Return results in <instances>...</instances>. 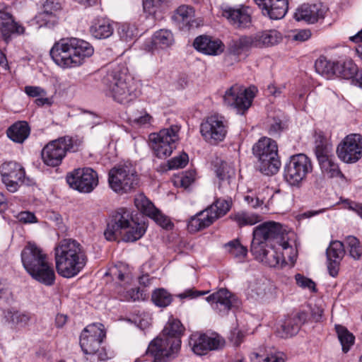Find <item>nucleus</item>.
<instances>
[{"instance_id":"nucleus-1","label":"nucleus","mask_w":362,"mask_h":362,"mask_svg":"<svg viewBox=\"0 0 362 362\" xmlns=\"http://www.w3.org/2000/svg\"><path fill=\"white\" fill-rule=\"evenodd\" d=\"M288 234L281 224L265 222L255 227L250 252L255 258L272 267L286 263L285 256L293 254Z\"/></svg>"},{"instance_id":"nucleus-2","label":"nucleus","mask_w":362,"mask_h":362,"mask_svg":"<svg viewBox=\"0 0 362 362\" xmlns=\"http://www.w3.org/2000/svg\"><path fill=\"white\" fill-rule=\"evenodd\" d=\"M54 251L57 272L64 278L77 276L88 262L86 249L75 239L60 240L56 244Z\"/></svg>"},{"instance_id":"nucleus-3","label":"nucleus","mask_w":362,"mask_h":362,"mask_svg":"<svg viewBox=\"0 0 362 362\" xmlns=\"http://www.w3.org/2000/svg\"><path fill=\"white\" fill-rule=\"evenodd\" d=\"M103 83L106 95L121 104L134 100L140 93L136 83L124 64L112 66L103 77Z\"/></svg>"},{"instance_id":"nucleus-4","label":"nucleus","mask_w":362,"mask_h":362,"mask_svg":"<svg viewBox=\"0 0 362 362\" xmlns=\"http://www.w3.org/2000/svg\"><path fill=\"white\" fill-rule=\"evenodd\" d=\"M183 331L180 320L173 318L168 320L162 333L148 345L147 354L153 357V362H167L177 356Z\"/></svg>"},{"instance_id":"nucleus-5","label":"nucleus","mask_w":362,"mask_h":362,"mask_svg":"<svg viewBox=\"0 0 362 362\" xmlns=\"http://www.w3.org/2000/svg\"><path fill=\"white\" fill-rule=\"evenodd\" d=\"M93 52L94 49L89 42L79 38L70 37L55 42L49 54L56 64L67 69L81 65Z\"/></svg>"},{"instance_id":"nucleus-6","label":"nucleus","mask_w":362,"mask_h":362,"mask_svg":"<svg viewBox=\"0 0 362 362\" xmlns=\"http://www.w3.org/2000/svg\"><path fill=\"white\" fill-rule=\"evenodd\" d=\"M21 261L26 272L38 282L50 286L56 275L46 252L34 242H28L21 252Z\"/></svg>"},{"instance_id":"nucleus-7","label":"nucleus","mask_w":362,"mask_h":362,"mask_svg":"<svg viewBox=\"0 0 362 362\" xmlns=\"http://www.w3.org/2000/svg\"><path fill=\"white\" fill-rule=\"evenodd\" d=\"M254 156L258 160L259 170L264 175L276 174L281 166L276 142L267 137L260 139L252 147Z\"/></svg>"},{"instance_id":"nucleus-8","label":"nucleus","mask_w":362,"mask_h":362,"mask_svg":"<svg viewBox=\"0 0 362 362\" xmlns=\"http://www.w3.org/2000/svg\"><path fill=\"white\" fill-rule=\"evenodd\" d=\"M82 140L77 136H64L49 142L42 151V159L48 166L59 165L68 151H77Z\"/></svg>"},{"instance_id":"nucleus-9","label":"nucleus","mask_w":362,"mask_h":362,"mask_svg":"<svg viewBox=\"0 0 362 362\" xmlns=\"http://www.w3.org/2000/svg\"><path fill=\"white\" fill-rule=\"evenodd\" d=\"M230 199H216L206 209L192 216L187 223L188 230L195 233L211 226L216 220L226 215L230 209Z\"/></svg>"},{"instance_id":"nucleus-10","label":"nucleus","mask_w":362,"mask_h":362,"mask_svg":"<svg viewBox=\"0 0 362 362\" xmlns=\"http://www.w3.org/2000/svg\"><path fill=\"white\" fill-rule=\"evenodd\" d=\"M180 127L174 124L162 129L158 132L150 134L149 145L156 157L164 159L172 154L180 139Z\"/></svg>"},{"instance_id":"nucleus-11","label":"nucleus","mask_w":362,"mask_h":362,"mask_svg":"<svg viewBox=\"0 0 362 362\" xmlns=\"http://www.w3.org/2000/svg\"><path fill=\"white\" fill-rule=\"evenodd\" d=\"M108 184L116 193L130 192L139 184V177L135 168L127 163L115 165L109 171Z\"/></svg>"},{"instance_id":"nucleus-12","label":"nucleus","mask_w":362,"mask_h":362,"mask_svg":"<svg viewBox=\"0 0 362 362\" xmlns=\"http://www.w3.org/2000/svg\"><path fill=\"white\" fill-rule=\"evenodd\" d=\"M110 222L122 231L125 230L124 240L127 242L140 239L146 229L145 223L136 222L131 209L124 207L119 208L114 212Z\"/></svg>"},{"instance_id":"nucleus-13","label":"nucleus","mask_w":362,"mask_h":362,"mask_svg":"<svg viewBox=\"0 0 362 362\" xmlns=\"http://www.w3.org/2000/svg\"><path fill=\"white\" fill-rule=\"evenodd\" d=\"M313 171V163L304 153H298L290 157L286 163L284 175L291 185H298L307 175Z\"/></svg>"},{"instance_id":"nucleus-14","label":"nucleus","mask_w":362,"mask_h":362,"mask_svg":"<svg viewBox=\"0 0 362 362\" xmlns=\"http://www.w3.org/2000/svg\"><path fill=\"white\" fill-rule=\"evenodd\" d=\"M256 92L257 88L255 86L245 88L235 84L226 90L223 103L226 105L236 109L238 113L244 114L251 106Z\"/></svg>"},{"instance_id":"nucleus-15","label":"nucleus","mask_w":362,"mask_h":362,"mask_svg":"<svg viewBox=\"0 0 362 362\" xmlns=\"http://www.w3.org/2000/svg\"><path fill=\"white\" fill-rule=\"evenodd\" d=\"M228 132V122L218 114L207 117L200 125V133L203 139L211 144H216L224 140Z\"/></svg>"},{"instance_id":"nucleus-16","label":"nucleus","mask_w":362,"mask_h":362,"mask_svg":"<svg viewBox=\"0 0 362 362\" xmlns=\"http://www.w3.org/2000/svg\"><path fill=\"white\" fill-rule=\"evenodd\" d=\"M66 182L80 192L90 193L98 186V176L90 168H78L66 175Z\"/></svg>"},{"instance_id":"nucleus-17","label":"nucleus","mask_w":362,"mask_h":362,"mask_svg":"<svg viewBox=\"0 0 362 362\" xmlns=\"http://www.w3.org/2000/svg\"><path fill=\"white\" fill-rule=\"evenodd\" d=\"M338 158L345 163H355L362 158V136L350 134L337 147Z\"/></svg>"},{"instance_id":"nucleus-18","label":"nucleus","mask_w":362,"mask_h":362,"mask_svg":"<svg viewBox=\"0 0 362 362\" xmlns=\"http://www.w3.org/2000/svg\"><path fill=\"white\" fill-rule=\"evenodd\" d=\"M189 346L197 356L207 354L211 351L218 350L223 347L225 340L218 334L193 333L189 338Z\"/></svg>"},{"instance_id":"nucleus-19","label":"nucleus","mask_w":362,"mask_h":362,"mask_svg":"<svg viewBox=\"0 0 362 362\" xmlns=\"http://www.w3.org/2000/svg\"><path fill=\"white\" fill-rule=\"evenodd\" d=\"M103 325L93 323L88 325L81 334L80 346L85 354H95L105 337Z\"/></svg>"},{"instance_id":"nucleus-20","label":"nucleus","mask_w":362,"mask_h":362,"mask_svg":"<svg viewBox=\"0 0 362 362\" xmlns=\"http://www.w3.org/2000/svg\"><path fill=\"white\" fill-rule=\"evenodd\" d=\"M0 174L6 189L11 192H15L18 189V183L23 182L25 173L19 163L8 161L0 166Z\"/></svg>"},{"instance_id":"nucleus-21","label":"nucleus","mask_w":362,"mask_h":362,"mask_svg":"<svg viewBox=\"0 0 362 362\" xmlns=\"http://www.w3.org/2000/svg\"><path fill=\"white\" fill-rule=\"evenodd\" d=\"M248 295L262 303H269L276 298V287L270 281L260 279L250 283Z\"/></svg>"},{"instance_id":"nucleus-22","label":"nucleus","mask_w":362,"mask_h":362,"mask_svg":"<svg viewBox=\"0 0 362 362\" xmlns=\"http://www.w3.org/2000/svg\"><path fill=\"white\" fill-rule=\"evenodd\" d=\"M263 16L272 20L283 18L288 9V0H254Z\"/></svg>"},{"instance_id":"nucleus-23","label":"nucleus","mask_w":362,"mask_h":362,"mask_svg":"<svg viewBox=\"0 0 362 362\" xmlns=\"http://www.w3.org/2000/svg\"><path fill=\"white\" fill-rule=\"evenodd\" d=\"M214 310L221 315L226 314L235 305L237 298L226 288H221L206 298Z\"/></svg>"},{"instance_id":"nucleus-24","label":"nucleus","mask_w":362,"mask_h":362,"mask_svg":"<svg viewBox=\"0 0 362 362\" xmlns=\"http://www.w3.org/2000/svg\"><path fill=\"white\" fill-rule=\"evenodd\" d=\"M327 8L321 4H303L296 11L294 18L296 21H305L315 23L325 18Z\"/></svg>"},{"instance_id":"nucleus-25","label":"nucleus","mask_w":362,"mask_h":362,"mask_svg":"<svg viewBox=\"0 0 362 362\" xmlns=\"http://www.w3.org/2000/svg\"><path fill=\"white\" fill-rule=\"evenodd\" d=\"M315 154L323 173L330 178H344V175L340 170L338 163L334 160V158L327 154V152L322 146H318L316 147Z\"/></svg>"},{"instance_id":"nucleus-26","label":"nucleus","mask_w":362,"mask_h":362,"mask_svg":"<svg viewBox=\"0 0 362 362\" xmlns=\"http://www.w3.org/2000/svg\"><path fill=\"white\" fill-rule=\"evenodd\" d=\"M193 45L197 50L209 55H218L223 52L225 49L221 40L205 35L197 37Z\"/></svg>"},{"instance_id":"nucleus-27","label":"nucleus","mask_w":362,"mask_h":362,"mask_svg":"<svg viewBox=\"0 0 362 362\" xmlns=\"http://www.w3.org/2000/svg\"><path fill=\"white\" fill-rule=\"evenodd\" d=\"M223 16L237 28H247L251 23V16L247 7L226 8L223 11Z\"/></svg>"},{"instance_id":"nucleus-28","label":"nucleus","mask_w":362,"mask_h":362,"mask_svg":"<svg viewBox=\"0 0 362 362\" xmlns=\"http://www.w3.org/2000/svg\"><path fill=\"white\" fill-rule=\"evenodd\" d=\"M175 43V38L171 30L160 29L155 32L151 38V50H165Z\"/></svg>"},{"instance_id":"nucleus-29","label":"nucleus","mask_w":362,"mask_h":362,"mask_svg":"<svg viewBox=\"0 0 362 362\" xmlns=\"http://www.w3.org/2000/svg\"><path fill=\"white\" fill-rule=\"evenodd\" d=\"M252 48H258L255 34L242 35L233 40L229 44L230 52L235 55H240Z\"/></svg>"},{"instance_id":"nucleus-30","label":"nucleus","mask_w":362,"mask_h":362,"mask_svg":"<svg viewBox=\"0 0 362 362\" xmlns=\"http://www.w3.org/2000/svg\"><path fill=\"white\" fill-rule=\"evenodd\" d=\"M255 34L258 48L273 47L283 40L281 33L274 29L257 32Z\"/></svg>"},{"instance_id":"nucleus-31","label":"nucleus","mask_w":362,"mask_h":362,"mask_svg":"<svg viewBox=\"0 0 362 362\" xmlns=\"http://www.w3.org/2000/svg\"><path fill=\"white\" fill-rule=\"evenodd\" d=\"M90 32L96 39H106L113 34L114 27L109 20L99 19L93 22Z\"/></svg>"},{"instance_id":"nucleus-32","label":"nucleus","mask_w":362,"mask_h":362,"mask_svg":"<svg viewBox=\"0 0 362 362\" xmlns=\"http://www.w3.org/2000/svg\"><path fill=\"white\" fill-rule=\"evenodd\" d=\"M29 134L30 127L25 121L17 122L7 129L8 137L16 143H23Z\"/></svg>"},{"instance_id":"nucleus-33","label":"nucleus","mask_w":362,"mask_h":362,"mask_svg":"<svg viewBox=\"0 0 362 362\" xmlns=\"http://www.w3.org/2000/svg\"><path fill=\"white\" fill-rule=\"evenodd\" d=\"M194 9L189 5H181L175 11L173 19L189 29L194 25Z\"/></svg>"},{"instance_id":"nucleus-34","label":"nucleus","mask_w":362,"mask_h":362,"mask_svg":"<svg viewBox=\"0 0 362 362\" xmlns=\"http://www.w3.org/2000/svg\"><path fill=\"white\" fill-rule=\"evenodd\" d=\"M335 76L344 79L353 78L358 72L356 64L351 59L336 62Z\"/></svg>"},{"instance_id":"nucleus-35","label":"nucleus","mask_w":362,"mask_h":362,"mask_svg":"<svg viewBox=\"0 0 362 362\" xmlns=\"http://www.w3.org/2000/svg\"><path fill=\"white\" fill-rule=\"evenodd\" d=\"M302 323L303 320L299 315L286 318L281 325V337L287 338L296 334Z\"/></svg>"},{"instance_id":"nucleus-36","label":"nucleus","mask_w":362,"mask_h":362,"mask_svg":"<svg viewBox=\"0 0 362 362\" xmlns=\"http://www.w3.org/2000/svg\"><path fill=\"white\" fill-rule=\"evenodd\" d=\"M170 0H144V10L156 20L162 18V13Z\"/></svg>"},{"instance_id":"nucleus-37","label":"nucleus","mask_w":362,"mask_h":362,"mask_svg":"<svg viewBox=\"0 0 362 362\" xmlns=\"http://www.w3.org/2000/svg\"><path fill=\"white\" fill-rule=\"evenodd\" d=\"M336 62L328 60L326 57L321 56L315 62V67L316 71L327 78H331L336 74Z\"/></svg>"},{"instance_id":"nucleus-38","label":"nucleus","mask_w":362,"mask_h":362,"mask_svg":"<svg viewBox=\"0 0 362 362\" xmlns=\"http://www.w3.org/2000/svg\"><path fill=\"white\" fill-rule=\"evenodd\" d=\"M216 176L219 180V188L221 186L230 187V182L234 179L235 170L226 162L221 163L216 170Z\"/></svg>"},{"instance_id":"nucleus-39","label":"nucleus","mask_w":362,"mask_h":362,"mask_svg":"<svg viewBox=\"0 0 362 362\" xmlns=\"http://www.w3.org/2000/svg\"><path fill=\"white\" fill-rule=\"evenodd\" d=\"M335 329L338 339L341 343L343 352L347 353L354 344V336L342 325H335Z\"/></svg>"},{"instance_id":"nucleus-40","label":"nucleus","mask_w":362,"mask_h":362,"mask_svg":"<svg viewBox=\"0 0 362 362\" xmlns=\"http://www.w3.org/2000/svg\"><path fill=\"white\" fill-rule=\"evenodd\" d=\"M230 218L240 227L252 226L259 221V217L257 215L243 211L232 214Z\"/></svg>"},{"instance_id":"nucleus-41","label":"nucleus","mask_w":362,"mask_h":362,"mask_svg":"<svg viewBox=\"0 0 362 362\" xmlns=\"http://www.w3.org/2000/svg\"><path fill=\"white\" fill-rule=\"evenodd\" d=\"M151 300L156 306L165 308L171 303L173 298L165 289L158 288L153 292Z\"/></svg>"},{"instance_id":"nucleus-42","label":"nucleus","mask_w":362,"mask_h":362,"mask_svg":"<svg viewBox=\"0 0 362 362\" xmlns=\"http://www.w3.org/2000/svg\"><path fill=\"white\" fill-rule=\"evenodd\" d=\"M134 204L139 211L148 216L152 214L156 209L144 194H139L135 197Z\"/></svg>"},{"instance_id":"nucleus-43","label":"nucleus","mask_w":362,"mask_h":362,"mask_svg":"<svg viewBox=\"0 0 362 362\" xmlns=\"http://www.w3.org/2000/svg\"><path fill=\"white\" fill-rule=\"evenodd\" d=\"M345 248L348 250L349 255L354 259H359L362 255V245L358 239L349 235L345 239Z\"/></svg>"},{"instance_id":"nucleus-44","label":"nucleus","mask_w":362,"mask_h":362,"mask_svg":"<svg viewBox=\"0 0 362 362\" xmlns=\"http://www.w3.org/2000/svg\"><path fill=\"white\" fill-rule=\"evenodd\" d=\"M117 33L121 40L129 42L137 36V29L134 25L122 23L117 28Z\"/></svg>"},{"instance_id":"nucleus-45","label":"nucleus","mask_w":362,"mask_h":362,"mask_svg":"<svg viewBox=\"0 0 362 362\" xmlns=\"http://www.w3.org/2000/svg\"><path fill=\"white\" fill-rule=\"evenodd\" d=\"M6 317L13 324L20 327L26 326L30 320L29 313L16 310H8L6 314Z\"/></svg>"},{"instance_id":"nucleus-46","label":"nucleus","mask_w":362,"mask_h":362,"mask_svg":"<svg viewBox=\"0 0 362 362\" xmlns=\"http://www.w3.org/2000/svg\"><path fill=\"white\" fill-rule=\"evenodd\" d=\"M228 252L238 261H242L245 257L247 250L242 245L238 240H233L225 245Z\"/></svg>"},{"instance_id":"nucleus-47","label":"nucleus","mask_w":362,"mask_h":362,"mask_svg":"<svg viewBox=\"0 0 362 362\" xmlns=\"http://www.w3.org/2000/svg\"><path fill=\"white\" fill-rule=\"evenodd\" d=\"M345 253V246L341 241H332L327 249V259L341 260Z\"/></svg>"},{"instance_id":"nucleus-48","label":"nucleus","mask_w":362,"mask_h":362,"mask_svg":"<svg viewBox=\"0 0 362 362\" xmlns=\"http://www.w3.org/2000/svg\"><path fill=\"white\" fill-rule=\"evenodd\" d=\"M35 19L40 27L52 28L58 23L59 18L57 13L41 11L36 16Z\"/></svg>"},{"instance_id":"nucleus-49","label":"nucleus","mask_w":362,"mask_h":362,"mask_svg":"<svg viewBox=\"0 0 362 362\" xmlns=\"http://www.w3.org/2000/svg\"><path fill=\"white\" fill-rule=\"evenodd\" d=\"M1 31L4 39L7 40L13 34H23L25 33V28L21 24L16 22L13 18L11 19V22L8 23V25L7 24L4 25V28Z\"/></svg>"},{"instance_id":"nucleus-50","label":"nucleus","mask_w":362,"mask_h":362,"mask_svg":"<svg viewBox=\"0 0 362 362\" xmlns=\"http://www.w3.org/2000/svg\"><path fill=\"white\" fill-rule=\"evenodd\" d=\"M130 119L134 124L143 127L150 124L153 120V117L146 110H142L132 115Z\"/></svg>"},{"instance_id":"nucleus-51","label":"nucleus","mask_w":362,"mask_h":362,"mask_svg":"<svg viewBox=\"0 0 362 362\" xmlns=\"http://www.w3.org/2000/svg\"><path fill=\"white\" fill-rule=\"evenodd\" d=\"M144 291L139 288H132L124 292L119 291L120 299L127 301H136L144 299Z\"/></svg>"},{"instance_id":"nucleus-52","label":"nucleus","mask_w":362,"mask_h":362,"mask_svg":"<svg viewBox=\"0 0 362 362\" xmlns=\"http://www.w3.org/2000/svg\"><path fill=\"white\" fill-rule=\"evenodd\" d=\"M148 217L154 220L157 224L163 228L168 229L171 228L173 226V223L166 216L163 214L158 209H156L155 211H153V214Z\"/></svg>"},{"instance_id":"nucleus-53","label":"nucleus","mask_w":362,"mask_h":362,"mask_svg":"<svg viewBox=\"0 0 362 362\" xmlns=\"http://www.w3.org/2000/svg\"><path fill=\"white\" fill-rule=\"evenodd\" d=\"M251 359L253 362H284V358L277 354L264 355L252 353Z\"/></svg>"},{"instance_id":"nucleus-54","label":"nucleus","mask_w":362,"mask_h":362,"mask_svg":"<svg viewBox=\"0 0 362 362\" xmlns=\"http://www.w3.org/2000/svg\"><path fill=\"white\" fill-rule=\"evenodd\" d=\"M189 160L187 153H183L178 156H175L168 161L169 169L182 168L186 166Z\"/></svg>"},{"instance_id":"nucleus-55","label":"nucleus","mask_w":362,"mask_h":362,"mask_svg":"<svg viewBox=\"0 0 362 362\" xmlns=\"http://www.w3.org/2000/svg\"><path fill=\"white\" fill-rule=\"evenodd\" d=\"M296 284L302 288H307L312 292L316 291L315 283L310 279L300 274H297L295 276Z\"/></svg>"},{"instance_id":"nucleus-56","label":"nucleus","mask_w":362,"mask_h":362,"mask_svg":"<svg viewBox=\"0 0 362 362\" xmlns=\"http://www.w3.org/2000/svg\"><path fill=\"white\" fill-rule=\"evenodd\" d=\"M122 230L116 228L111 222L107 224V227L104 233L105 238L109 241L116 240L118 235L122 233Z\"/></svg>"},{"instance_id":"nucleus-57","label":"nucleus","mask_w":362,"mask_h":362,"mask_svg":"<svg viewBox=\"0 0 362 362\" xmlns=\"http://www.w3.org/2000/svg\"><path fill=\"white\" fill-rule=\"evenodd\" d=\"M16 218L21 223L27 224V223H34L37 221V217L35 215L28 211H21L16 216Z\"/></svg>"},{"instance_id":"nucleus-58","label":"nucleus","mask_w":362,"mask_h":362,"mask_svg":"<svg viewBox=\"0 0 362 362\" xmlns=\"http://www.w3.org/2000/svg\"><path fill=\"white\" fill-rule=\"evenodd\" d=\"M25 93L29 96L32 98H36L47 95V92L45 89L40 86H27L25 87Z\"/></svg>"},{"instance_id":"nucleus-59","label":"nucleus","mask_w":362,"mask_h":362,"mask_svg":"<svg viewBox=\"0 0 362 362\" xmlns=\"http://www.w3.org/2000/svg\"><path fill=\"white\" fill-rule=\"evenodd\" d=\"M344 206L354 211L362 218V204L357 203L350 199H345L342 202Z\"/></svg>"},{"instance_id":"nucleus-60","label":"nucleus","mask_w":362,"mask_h":362,"mask_svg":"<svg viewBox=\"0 0 362 362\" xmlns=\"http://www.w3.org/2000/svg\"><path fill=\"white\" fill-rule=\"evenodd\" d=\"M284 85L276 86L274 83H271L267 86L268 94L275 98L280 97L284 93Z\"/></svg>"},{"instance_id":"nucleus-61","label":"nucleus","mask_w":362,"mask_h":362,"mask_svg":"<svg viewBox=\"0 0 362 362\" xmlns=\"http://www.w3.org/2000/svg\"><path fill=\"white\" fill-rule=\"evenodd\" d=\"M244 199L247 204L252 208H257L264 203V200L262 199H260L254 194L246 195L245 196Z\"/></svg>"},{"instance_id":"nucleus-62","label":"nucleus","mask_w":362,"mask_h":362,"mask_svg":"<svg viewBox=\"0 0 362 362\" xmlns=\"http://www.w3.org/2000/svg\"><path fill=\"white\" fill-rule=\"evenodd\" d=\"M60 5L58 3H54L52 1L47 0L43 4L42 11L57 14V12L60 10Z\"/></svg>"},{"instance_id":"nucleus-63","label":"nucleus","mask_w":362,"mask_h":362,"mask_svg":"<svg viewBox=\"0 0 362 362\" xmlns=\"http://www.w3.org/2000/svg\"><path fill=\"white\" fill-rule=\"evenodd\" d=\"M181 186L187 188L194 181V174L193 172H186L180 177Z\"/></svg>"},{"instance_id":"nucleus-64","label":"nucleus","mask_w":362,"mask_h":362,"mask_svg":"<svg viewBox=\"0 0 362 362\" xmlns=\"http://www.w3.org/2000/svg\"><path fill=\"white\" fill-rule=\"evenodd\" d=\"M341 260L337 259H328L327 269L329 274L335 277L338 274L339 262Z\"/></svg>"}]
</instances>
